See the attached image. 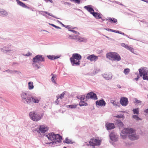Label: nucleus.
<instances>
[{
  "mask_svg": "<svg viewBox=\"0 0 148 148\" xmlns=\"http://www.w3.org/2000/svg\"><path fill=\"white\" fill-rule=\"evenodd\" d=\"M92 14L96 18L99 19L101 18V15L97 12H93Z\"/></svg>",
  "mask_w": 148,
  "mask_h": 148,
  "instance_id": "nucleus-21",
  "label": "nucleus"
},
{
  "mask_svg": "<svg viewBox=\"0 0 148 148\" xmlns=\"http://www.w3.org/2000/svg\"><path fill=\"white\" fill-rule=\"evenodd\" d=\"M8 15L7 12L5 10L3 9H0V15L4 16Z\"/></svg>",
  "mask_w": 148,
  "mask_h": 148,
  "instance_id": "nucleus-20",
  "label": "nucleus"
},
{
  "mask_svg": "<svg viewBox=\"0 0 148 148\" xmlns=\"http://www.w3.org/2000/svg\"><path fill=\"white\" fill-rule=\"evenodd\" d=\"M127 49L130 51L132 53L134 52V49L131 47H130V46H128V47Z\"/></svg>",
  "mask_w": 148,
  "mask_h": 148,
  "instance_id": "nucleus-37",
  "label": "nucleus"
},
{
  "mask_svg": "<svg viewBox=\"0 0 148 148\" xmlns=\"http://www.w3.org/2000/svg\"><path fill=\"white\" fill-rule=\"evenodd\" d=\"M101 140L98 138H91L89 143L90 145L94 146H99L101 144Z\"/></svg>",
  "mask_w": 148,
  "mask_h": 148,
  "instance_id": "nucleus-4",
  "label": "nucleus"
},
{
  "mask_svg": "<svg viewBox=\"0 0 148 148\" xmlns=\"http://www.w3.org/2000/svg\"><path fill=\"white\" fill-rule=\"evenodd\" d=\"M120 135L123 138H125L128 135L129 138L132 140H135L139 138V136L135 134L134 130L131 128H126L121 131Z\"/></svg>",
  "mask_w": 148,
  "mask_h": 148,
  "instance_id": "nucleus-1",
  "label": "nucleus"
},
{
  "mask_svg": "<svg viewBox=\"0 0 148 148\" xmlns=\"http://www.w3.org/2000/svg\"><path fill=\"white\" fill-rule=\"evenodd\" d=\"M71 141L67 138H66L65 139V142L67 143H69Z\"/></svg>",
  "mask_w": 148,
  "mask_h": 148,
  "instance_id": "nucleus-40",
  "label": "nucleus"
},
{
  "mask_svg": "<svg viewBox=\"0 0 148 148\" xmlns=\"http://www.w3.org/2000/svg\"><path fill=\"white\" fill-rule=\"evenodd\" d=\"M86 99H91L94 100L97 99V97L96 95L92 92H90L88 93L86 96Z\"/></svg>",
  "mask_w": 148,
  "mask_h": 148,
  "instance_id": "nucleus-8",
  "label": "nucleus"
},
{
  "mask_svg": "<svg viewBox=\"0 0 148 148\" xmlns=\"http://www.w3.org/2000/svg\"><path fill=\"white\" fill-rule=\"evenodd\" d=\"M48 127L46 125H40L37 131L39 133H44L48 130Z\"/></svg>",
  "mask_w": 148,
  "mask_h": 148,
  "instance_id": "nucleus-7",
  "label": "nucleus"
},
{
  "mask_svg": "<svg viewBox=\"0 0 148 148\" xmlns=\"http://www.w3.org/2000/svg\"><path fill=\"white\" fill-rule=\"evenodd\" d=\"M84 8L92 14L94 12V10L92 8L91 5L86 6H84Z\"/></svg>",
  "mask_w": 148,
  "mask_h": 148,
  "instance_id": "nucleus-18",
  "label": "nucleus"
},
{
  "mask_svg": "<svg viewBox=\"0 0 148 148\" xmlns=\"http://www.w3.org/2000/svg\"><path fill=\"white\" fill-rule=\"evenodd\" d=\"M77 104H74L73 105H69V107L71 108H76Z\"/></svg>",
  "mask_w": 148,
  "mask_h": 148,
  "instance_id": "nucleus-34",
  "label": "nucleus"
},
{
  "mask_svg": "<svg viewBox=\"0 0 148 148\" xmlns=\"http://www.w3.org/2000/svg\"><path fill=\"white\" fill-rule=\"evenodd\" d=\"M143 79L144 80H148V74H147V75H143Z\"/></svg>",
  "mask_w": 148,
  "mask_h": 148,
  "instance_id": "nucleus-38",
  "label": "nucleus"
},
{
  "mask_svg": "<svg viewBox=\"0 0 148 148\" xmlns=\"http://www.w3.org/2000/svg\"><path fill=\"white\" fill-rule=\"evenodd\" d=\"M140 76L141 77L142 75H145L148 73V70L144 68H141L139 70Z\"/></svg>",
  "mask_w": 148,
  "mask_h": 148,
  "instance_id": "nucleus-12",
  "label": "nucleus"
},
{
  "mask_svg": "<svg viewBox=\"0 0 148 148\" xmlns=\"http://www.w3.org/2000/svg\"><path fill=\"white\" fill-rule=\"evenodd\" d=\"M62 137L59 134H55L54 140L55 142H57L58 143L61 142Z\"/></svg>",
  "mask_w": 148,
  "mask_h": 148,
  "instance_id": "nucleus-17",
  "label": "nucleus"
},
{
  "mask_svg": "<svg viewBox=\"0 0 148 148\" xmlns=\"http://www.w3.org/2000/svg\"><path fill=\"white\" fill-rule=\"evenodd\" d=\"M49 24L51 25H52V26L53 27H54V26H55V25H54V24Z\"/></svg>",
  "mask_w": 148,
  "mask_h": 148,
  "instance_id": "nucleus-55",
  "label": "nucleus"
},
{
  "mask_svg": "<svg viewBox=\"0 0 148 148\" xmlns=\"http://www.w3.org/2000/svg\"><path fill=\"white\" fill-rule=\"evenodd\" d=\"M70 1H75V3L78 4L80 3V0H70Z\"/></svg>",
  "mask_w": 148,
  "mask_h": 148,
  "instance_id": "nucleus-41",
  "label": "nucleus"
},
{
  "mask_svg": "<svg viewBox=\"0 0 148 148\" xmlns=\"http://www.w3.org/2000/svg\"><path fill=\"white\" fill-rule=\"evenodd\" d=\"M133 113L134 114H139V109L138 108H137L134 109L133 110Z\"/></svg>",
  "mask_w": 148,
  "mask_h": 148,
  "instance_id": "nucleus-29",
  "label": "nucleus"
},
{
  "mask_svg": "<svg viewBox=\"0 0 148 148\" xmlns=\"http://www.w3.org/2000/svg\"><path fill=\"white\" fill-rule=\"evenodd\" d=\"M78 99H79L81 101L80 102L84 101L85 98V96L84 95H80L79 96L77 97Z\"/></svg>",
  "mask_w": 148,
  "mask_h": 148,
  "instance_id": "nucleus-26",
  "label": "nucleus"
},
{
  "mask_svg": "<svg viewBox=\"0 0 148 148\" xmlns=\"http://www.w3.org/2000/svg\"><path fill=\"white\" fill-rule=\"evenodd\" d=\"M48 58L51 60H53V56L49 55L47 56Z\"/></svg>",
  "mask_w": 148,
  "mask_h": 148,
  "instance_id": "nucleus-39",
  "label": "nucleus"
},
{
  "mask_svg": "<svg viewBox=\"0 0 148 148\" xmlns=\"http://www.w3.org/2000/svg\"><path fill=\"white\" fill-rule=\"evenodd\" d=\"M30 98L31 99V101H32L35 103H38L40 99V98H38L34 97H32Z\"/></svg>",
  "mask_w": 148,
  "mask_h": 148,
  "instance_id": "nucleus-19",
  "label": "nucleus"
},
{
  "mask_svg": "<svg viewBox=\"0 0 148 148\" xmlns=\"http://www.w3.org/2000/svg\"><path fill=\"white\" fill-rule=\"evenodd\" d=\"M69 38H71L72 37V36H69Z\"/></svg>",
  "mask_w": 148,
  "mask_h": 148,
  "instance_id": "nucleus-57",
  "label": "nucleus"
},
{
  "mask_svg": "<svg viewBox=\"0 0 148 148\" xmlns=\"http://www.w3.org/2000/svg\"><path fill=\"white\" fill-rule=\"evenodd\" d=\"M82 56L79 54L77 53L73 54L72 57L70 58L72 65L73 66L75 64L79 65L80 64V60Z\"/></svg>",
  "mask_w": 148,
  "mask_h": 148,
  "instance_id": "nucleus-2",
  "label": "nucleus"
},
{
  "mask_svg": "<svg viewBox=\"0 0 148 148\" xmlns=\"http://www.w3.org/2000/svg\"><path fill=\"white\" fill-rule=\"evenodd\" d=\"M106 126L107 130H111L114 129L115 127L114 123H107L106 125Z\"/></svg>",
  "mask_w": 148,
  "mask_h": 148,
  "instance_id": "nucleus-15",
  "label": "nucleus"
},
{
  "mask_svg": "<svg viewBox=\"0 0 148 148\" xmlns=\"http://www.w3.org/2000/svg\"><path fill=\"white\" fill-rule=\"evenodd\" d=\"M12 50L11 49H7V50H6L5 51H12Z\"/></svg>",
  "mask_w": 148,
  "mask_h": 148,
  "instance_id": "nucleus-50",
  "label": "nucleus"
},
{
  "mask_svg": "<svg viewBox=\"0 0 148 148\" xmlns=\"http://www.w3.org/2000/svg\"><path fill=\"white\" fill-rule=\"evenodd\" d=\"M29 116L32 120L34 121H38L41 119L42 116L35 114L34 112H31L29 113Z\"/></svg>",
  "mask_w": 148,
  "mask_h": 148,
  "instance_id": "nucleus-5",
  "label": "nucleus"
},
{
  "mask_svg": "<svg viewBox=\"0 0 148 148\" xmlns=\"http://www.w3.org/2000/svg\"><path fill=\"white\" fill-rule=\"evenodd\" d=\"M116 117L117 118H121L123 117V116L122 115L119 116L118 115L116 116Z\"/></svg>",
  "mask_w": 148,
  "mask_h": 148,
  "instance_id": "nucleus-44",
  "label": "nucleus"
},
{
  "mask_svg": "<svg viewBox=\"0 0 148 148\" xmlns=\"http://www.w3.org/2000/svg\"><path fill=\"white\" fill-rule=\"evenodd\" d=\"M71 31H72L73 32H76V31H74V30H72Z\"/></svg>",
  "mask_w": 148,
  "mask_h": 148,
  "instance_id": "nucleus-58",
  "label": "nucleus"
},
{
  "mask_svg": "<svg viewBox=\"0 0 148 148\" xmlns=\"http://www.w3.org/2000/svg\"><path fill=\"white\" fill-rule=\"evenodd\" d=\"M28 87L29 90L32 89L34 88L33 83L32 82H30L28 83Z\"/></svg>",
  "mask_w": 148,
  "mask_h": 148,
  "instance_id": "nucleus-27",
  "label": "nucleus"
},
{
  "mask_svg": "<svg viewBox=\"0 0 148 148\" xmlns=\"http://www.w3.org/2000/svg\"><path fill=\"white\" fill-rule=\"evenodd\" d=\"M116 123L120 127H123L124 126V124L123 123L121 122L120 120H118L116 121Z\"/></svg>",
  "mask_w": 148,
  "mask_h": 148,
  "instance_id": "nucleus-24",
  "label": "nucleus"
},
{
  "mask_svg": "<svg viewBox=\"0 0 148 148\" xmlns=\"http://www.w3.org/2000/svg\"><path fill=\"white\" fill-rule=\"evenodd\" d=\"M57 97V100L55 102H56V103L57 104L59 102L58 101V97Z\"/></svg>",
  "mask_w": 148,
  "mask_h": 148,
  "instance_id": "nucleus-46",
  "label": "nucleus"
},
{
  "mask_svg": "<svg viewBox=\"0 0 148 148\" xmlns=\"http://www.w3.org/2000/svg\"><path fill=\"white\" fill-rule=\"evenodd\" d=\"M45 12V13H46V14H48V15H50V16H52L51 15H50V13H48V12Z\"/></svg>",
  "mask_w": 148,
  "mask_h": 148,
  "instance_id": "nucleus-49",
  "label": "nucleus"
},
{
  "mask_svg": "<svg viewBox=\"0 0 148 148\" xmlns=\"http://www.w3.org/2000/svg\"><path fill=\"white\" fill-rule=\"evenodd\" d=\"M63 148H67L66 147H64Z\"/></svg>",
  "mask_w": 148,
  "mask_h": 148,
  "instance_id": "nucleus-61",
  "label": "nucleus"
},
{
  "mask_svg": "<svg viewBox=\"0 0 148 148\" xmlns=\"http://www.w3.org/2000/svg\"><path fill=\"white\" fill-rule=\"evenodd\" d=\"M55 134L53 133H51L47 135L46 136L49 140H54Z\"/></svg>",
  "mask_w": 148,
  "mask_h": 148,
  "instance_id": "nucleus-16",
  "label": "nucleus"
},
{
  "mask_svg": "<svg viewBox=\"0 0 148 148\" xmlns=\"http://www.w3.org/2000/svg\"><path fill=\"white\" fill-rule=\"evenodd\" d=\"M143 1L146 2L147 3H148V0H143Z\"/></svg>",
  "mask_w": 148,
  "mask_h": 148,
  "instance_id": "nucleus-54",
  "label": "nucleus"
},
{
  "mask_svg": "<svg viewBox=\"0 0 148 148\" xmlns=\"http://www.w3.org/2000/svg\"><path fill=\"white\" fill-rule=\"evenodd\" d=\"M16 1L18 4H19L20 6H22V7H26V6L25 5V4L24 3H23L21 2L19 0H16Z\"/></svg>",
  "mask_w": 148,
  "mask_h": 148,
  "instance_id": "nucleus-25",
  "label": "nucleus"
},
{
  "mask_svg": "<svg viewBox=\"0 0 148 148\" xmlns=\"http://www.w3.org/2000/svg\"><path fill=\"white\" fill-rule=\"evenodd\" d=\"M103 77L106 80H109L112 77V75H111L108 74H104L103 75Z\"/></svg>",
  "mask_w": 148,
  "mask_h": 148,
  "instance_id": "nucleus-22",
  "label": "nucleus"
},
{
  "mask_svg": "<svg viewBox=\"0 0 148 148\" xmlns=\"http://www.w3.org/2000/svg\"><path fill=\"white\" fill-rule=\"evenodd\" d=\"M53 60L59 58V57L57 56H53Z\"/></svg>",
  "mask_w": 148,
  "mask_h": 148,
  "instance_id": "nucleus-45",
  "label": "nucleus"
},
{
  "mask_svg": "<svg viewBox=\"0 0 148 148\" xmlns=\"http://www.w3.org/2000/svg\"><path fill=\"white\" fill-rule=\"evenodd\" d=\"M130 71V69L128 68H127L125 69L123 72L125 75H127L129 73Z\"/></svg>",
  "mask_w": 148,
  "mask_h": 148,
  "instance_id": "nucleus-33",
  "label": "nucleus"
},
{
  "mask_svg": "<svg viewBox=\"0 0 148 148\" xmlns=\"http://www.w3.org/2000/svg\"><path fill=\"white\" fill-rule=\"evenodd\" d=\"M86 58L87 59L90 60L91 62H95L98 60V57L97 56L94 54H92L88 56Z\"/></svg>",
  "mask_w": 148,
  "mask_h": 148,
  "instance_id": "nucleus-11",
  "label": "nucleus"
},
{
  "mask_svg": "<svg viewBox=\"0 0 148 148\" xmlns=\"http://www.w3.org/2000/svg\"><path fill=\"white\" fill-rule=\"evenodd\" d=\"M79 105L80 106H87L88 104L87 103L84 102V101L80 102V103H79Z\"/></svg>",
  "mask_w": 148,
  "mask_h": 148,
  "instance_id": "nucleus-31",
  "label": "nucleus"
},
{
  "mask_svg": "<svg viewBox=\"0 0 148 148\" xmlns=\"http://www.w3.org/2000/svg\"><path fill=\"white\" fill-rule=\"evenodd\" d=\"M54 27L57 28V29H60V27H59L58 26H57L56 25H55V26H54Z\"/></svg>",
  "mask_w": 148,
  "mask_h": 148,
  "instance_id": "nucleus-52",
  "label": "nucleus"
},
{
  "mask_svg": "<svg viewBox=\"0 0 148 148\" xmlns=\"http://www.w3.org/2000/svg\"><path fill=\"white\" fill-rule=\"evenodd\" d=\"M110 102L114 106H118V102H116V101L114 100H111Z\"/></svg>",
  "mask_w": 148,
  "mask_h": 148,
  "instance_id": "nucleus-30",
  "label": "nucleus"
},
{
  "mask_svg": "<svg viewBox=\"0 0 148 148\" xmlns=\"http://www.w3.org/2000/svg\"><path fill=\"white\" fill-rule=\"evenodd\" d=\"M37 67L38 68V69L39 68V66L37 65Z\"/></svg>",
  "mask_w": 148,
  "mask_h": 148,
  "instance_id": "nucleus-59",
  "label": "nucleus"
},
{
  "mask_svg": "<svg viewBox=\"0 0 148 148\" xmlns=\"http://www.w3.org/2000/svg\"><path fill=\"white\" fill-rule=\"evenodd\" d=\"M51 75L52 76V78L51 79L52 81L55 84H57L56 81V75L55 74H52Z\"/></svg>",
  "mask_w": 148,
  "mask_h": 148,
  "instance_id": "nucleus-23",
  "label": "nucleus"
},
{
  "mask_svg": "<svg viewBox=\"0 0 148 148\" xmlns=\"http://www.w3.org/2000/svg\"><path fill=\"white\" fill-rule=\"evenodd\" d=\"M121 45L122 47H123L126 49L128 47V46L127 45L125 44L124 43H122L121 44Z\"/></svg>",
  "mask_w": 148,
  "mask_h": 148,
  "instance_id": "nucleus-36",
  "label": "nucleus"
},
{
  "mask_svg": "<svg viewBox=\"0 0 148 148\" xmlns=\"http://www.w3.org/2000/svg\"><path fill=\"white\" fill-rule=\"evenodd\" d=\"M137 77L136 78H135L134 79L136 80V81H137L138 80V79L139 78V76L138 74H137Z\"/></svg>",
  "mask_w": 148,
  "mask_h": 148,
  "instance_id": "nucleus-43",
  "label": "nucleus"
},
{
  "mask_svg": "<svg viewBox=\"0 0 148 148\" xmlns=\"http://www.w3.org/2000/svg\"><path fill=\"white\" fill-rule=\"evenodd\" d=\"M48 1H50L51 3L53 2V1L52 0H47Z\"/></svg>",
  "mask_w": 148,
  "mask_h": 148,
  "instance_id": "nucleus-56",
  "label": "nucleus"
},
{
  "mask_svg": "<svg viewBox=\"0 0 148 148\" xmlns=\"http://www.w3.org/2000/svg\"><path fill=\"white\" fill-rule=\"evenodd\" d=\"M109 22L111 23H116L117 21V20L114 18H109L107 19Z\"/></svg>",
  "mask_w": 148,
  "mask_h": 148,
  "instance_id": "nucleus-28",
  "label": "nucleus"
},
{
  "mask_svg": "<svg viewBox=\"0 0 148 148\" xmlns=\"http://www.w3.org/2000/svg\"><path fill=\"white\" fill-rule=\"evenodd\" d=\"M96 104L98 106H104L106 105V103L103 99H101L97 101Z\"/></svg>",
  "mask_w": 148,
  "mask_h": 148,
  "instance_id": "nucleus-13",
  "label": "nucleus"
},
{
  "mask_svg": "<svg viewBox=\"0 0 148 148\" xmlns=\"http://www.w3.org/2000/svg\"><path fill=\"white\" fill-rule=\"evenodd\" d=\"M136 102L138 103H141V101H140L138 100H136Z\"/></svg>",
  "mask_w": 148,
  "mask_h": 148,
  "instance_id": "nucleus-47",
  "label": "nucleus"
},
{
  "mask_svg": "<svg viewBox=\"0 0 148 148\" xmlns=\"http://www.w3.org/2000/svg\"><path fill=\"white\" fill-rule=\"evenodd\" d=\"M65 93V91L62 94H61L60 96H59V97H58V98L59 97L60 98L62 99L64 97Z\"/></svg>",
  "mask_w": 148,
  "mask_h": 148,
  "instance_id": "nucleus-35",
  "label": "nucleus"
},
{
  "mask_svg": "<svg viewBox=\"0 0 148 148\" xmlns=\"http://www.w3.org/2000/svg\"><path fill=\"white\" fill-rule=\"evenodd\" d=\"M8 46L9 48H10V45H9V46Z\"/></svg>",
  "mask_w": 148,
  "mask_h": 148,
  "instance_id": "nucleus-60",
  "label": "nucleus"
},
{
  "mask_svg": "<svg viewBox=\"0 0 148 148\" xmlns=\"http://www.w3.org/2000/svg\"><path fill=\"white\" fill-rule=\"evenodd\" d=\"M22 100L24 101H26L27 103H29L31 102V99L30 97H28V95L27 93L23 92L21 95Z\"/></svg>",
  "mask_w": 148,
  "mask_h": 148,
  "instance_id": "nucleus-6",
  "label": "nucleus"
},
{
  "mask_svg": "<svg viewBox=\"0 0 148 148\" xmlns=\"http://www.w3.org/2000/svg\"><path fill=\"white\" fill-rule=\"evenodd\" d=\"M110 30L113 32H116V31L115 30H112L111 29H110Z\"/></svg>",
  "mask_w": 148,
  "mask_h": 148,
  "instance_id": "nucleus-53",
  "label": "nucleus"
},
{
  "mask_svg": "<svg viewBox=\"0 0 148 148\" xmlns=\"http://www.w3.org/2000/svg\"><path fill=\"white\" fill-rule=\"evenodd\" d=\"M44 61V58L40 55H37L33 58V62H39Z\"/></svg>",
  "mask_w": 148,
  "mask_h": 148,
  "instance_id": "nucleus-9",
  "label": "nucleus"
},
{
  "mask_svg": "<svg viewBox=\"0 0 148 148\" xmlns=\"http://www.w3.org/2000/svg\"><path fill=\"white\" fill-rule=\"evenodd\" d=\"M31 54H32V53H30V52H29V53H28L27 54H26V56H28L31 55Z\"/></svg>",
  "mask_w": 148,
  "mask_h": 148,
  "instance_id": "nucleus-48",
  "label": "nucleus"
},
{
  "mask_svg": "<svg viewBox=\"0 0 148 148\" xmlns=\"http://www.w3.org/2000/svg\"><path fill=\"white\" fill-rule=\"evenodd\" d=\"M120 102V103L123 106H126L128 104V101L127 98L125 97H122L121 98Z\"/></svg>",
  "mask_w": 148,
  "mask_h": 148,
  "instance_id": "nucleus-10",
  "label": "nucleus"
},
{
  "mask_svg": "<svg viewBox=\"0 0 148 148\" xmlns=\"http://www.w3.org/2000/svg\"><path fill=\"white\" fill-rule=\"evenodd\" d=\"M107 58L113 60L120 61L121 58L119 55L116 52H110L108 53L106 55Z\"/></svg>",
  "mask_w": 148,
  "mask_h": 148,
  "instance_id": "nucleus-3",
  "label": "nucleus"
},
{
  "mask_svg": "<svg viewBox=\"0 0 148 148\" xmlns=\"http://www.w3.org/2000/svg\"><path fill=\"white\" fill-rule=\"evenodd\" d=\"M145 112L147 113H148V108L145 110Z\"/></svg>",
  "mask_w": 148,
  "mask_h": 148,
  "instance_id": "nucleus-51",
  "label": "nucleus"
},
{
  "mask_svg": "<svg viewBox=\"0 0 148 148\" xmlns=\"http://www.w3.org/2000/svg\"><path fill=\"white\" fill-rule=\"evenodd\" d=\"M111 140L114 141H117L118 140V136L114 133H111L110 135Z\"/></svg>",
  "mask_w": 148,
  "mask_h": 148,
  "instance_id": "nucleus-14",
  "label": "nucleus"
},
{
  "mask_svg": "<svg viewBox=\"0 0 148 148\" xmlns=\"http://www.w3.org/2000/svg\"><path fill=\"white\" fill-rule=\"evenodd\" d=\"M132 117L137 121L141 120V119L137 115H134L132 116Z\"/></svg>",
  "mask_w": 148,
  "mask_h": 148,
  "instance_id": "nucleus-32",
  "label": "nucleus"
},
{
  "mask_svg": "<svg viewBox=\"0 0 148 148\" xmlns=\"http://www.w3.org/2000/svg\"><path fill=\"white\" fill-rule=\"evenodd\" d=\"M116 33L121 34L123 35H125L124 33H123L122 32H120V31H116Z\"/></svg>",
  "mask_w": 148,
  "mask_h": 148,
  "instance_id": "nucleus-42",
  "label": "nucleus"
}]
</instances>
